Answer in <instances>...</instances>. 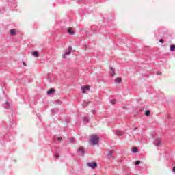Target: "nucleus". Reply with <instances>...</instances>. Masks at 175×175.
Instances as JSON below:
<instances>
[{
	"label": "nucleus",
	"instance_id": "nucleus-4",
	"mask_svg": "<svg viewBox=\"0 0 175 175\" xmlns=\"http://www.w3.org/2000/svg\"><path fill=\"white\" fill-rule=\"evenodd\" d=\"M87 166H89V167H91V169H95V167H96L98 166V164H96V163H87Z\"/></svg>",
	"mask_w": 175,
	"mask_h": 175
},
{
	"label": "nucleus",
	"instance_id": "nucleus-18",
	"mask_svg": "<svg viewBox=\"0 0 175 175\" xmlns=\"http://www.w3.org/2000/svg\"><path fill=\"white\" fill-rule=\"evenodd\" d=\"M150 113H151V111H150V110H147V111H146V112H145V116H146V117H148V116H150Z\"/></svg>",
	"mask_w": 175,
	"mask_h": 175
},
{
	"label": "nucleus",
	"instance_id": "nucleus-8",
	"mask_svg": "<svg viewBox=\"0 0 175 175\" xmlns=\"http://www.w3.org/2000/svg\"><path fill=\"white\" fill-rule=\"evenodd\" d=\"M116 134L118 136H122L124 135V133H122V131H121L120 130H118V131H116Z\"/></svg>",
	"mask_w": 175,
	"mask_h": 175
},
{
	"label": "nucleus",
	"instance_id": "nucleus-20",
	"mask_svg": "<svg viewBox=\"0 0 175 175\" xmlns=\"http://www.w3.org/2000/svg\"><path fill=\"white\" fill-rule=\"evenodd\" d=\"M83 121H84L85 122H89L90 119H88V118H87V117H84V118H83Z\"/></svg>",
	"mask_w": 175,
	"mask_h": 175
},
{
	"label": "nucleus",
	"instance_id": "nucleus-27",
	"mask_svg": "<svg viewBox=\"0 0 175 175\" xmlns=\"http://www.w3.org/2000/svg\"><path fill=\"white\" fill-rule=\"evenodd\" d=\"M159 42H160V43L163 44V42H164V41H163V39H160V40H159Z\"/></svg>",
	"mask_w": 175,
	"mask_h": 175
},
{
	"label": "nucleus",
	"instance_id": "nucleus-16",
	"mask_svg": "<svg viewBox=\"0 0 175 175\" xmlns=\"http://www.w3.org/2000/svg\"><path fill=\"white\" fill-rule=\"evenodd\" d=\"M82 91H84V90H90V86H82L81 87Z\"/></svg>",
	"mask_w": 175,
	"mask_h": 175
},
{
	"label": "nucleus",
	"instance_id": "nucleus-19",
	"mask_svg": "<svg viewBox=\"0 0 175 175\" xmlns=\"http://www.w3.org/2000/svg\"><path fill=\"white\" fill-rule=\"evenodd\" d=\"M70 143H72V144H75L76 143V141L75 140L74 138H70Z\"/></svg>",
	"mask_w": 175,
	"mask_h": 175
},
{
	"label": "nucleus",
	"instance_id": "nucleus-13",
	"mask_svg": "<svg viewBox=\"0 0 175 175\" xmlns=\"http://www.w3.org/2000/svg\"><path fill=\"white\" fill-rule=\"evenodd\" d=\"M31 54L32 55H34V57H39V53H38V51H33Z\"/></svg>",
	"mask_w": 175,
	"mask_h": 175
},
{
	"label": "nucleus",
	"instance_id": "nucleus-6",
	"mask_svg": "<svg viewBox=\"0 0 175 175\" xmlns=\"http://www.w3.org/2000/svg\"><path fill=\"white\" fill-rule=\"evenodd\" d=\"M3 107L4 109H6V110H10V104L9 103V102L6 101L3 104Z\"/></svg>",
	"mask_w": 175,
	"mask_h": 175
},
{
	"label": "nucleus",
	"instance_id": "nucleus-23",
	"mask_svg": "<svg viewBox=\"0 0 175 175\" xmlns=\"http://www.w3.org/2000/svg\"><path fill=\"white\" fill-rule=\"evenodd\" d=\"M111 105H116V100H111Z\"/></svg>",
	"mask_w": 175,
	"mask_h": 175
},
{
	"label": "nucleus",
	"instance_id": "nucleus-12",
	"mask_svg": "<svg viewBox=\"0 0 175 175\" xmlns=\"http://www.w3.org/2000/svg\"><path fill=\"white\" fill-rule=\"evenodd\" d=\"M68 33H69V35H75V32H73L70 28L68 29Z\"/></svg>",
	"mask_w": 175,
	"mask_h": 175
},
{
	"label": "nucleus",
	"instance_id": "nucleus-26",
	"mask_svg": "<svg viewBox=\"0 0 175 175\" xmlns=\"http://www.w3.org/2000/svg\"><path fill=\"white\" fill-rule=\"evenodd\" d=\"M23 62V64L24 65V66H27V63L24 61L22 62Z\"/></svg>",
	"mask_w": 175,
	"mask_h": 175
},
{
	"label": "nucleus",
	"instance_id": "nucleus-3",
	"mask_svg": "<svg viewBox=\"0 0 175 175\" xmlns=\"http://www.w3.org/2000/svg\"><path fill=\"white\" fill-rule=\"evenodd\" d=\"M72 53V46H69L68 47V50L67 51H65L63 54H62V57L63 58H66V55H70Z\"/></svg>",
	"mask_w": 175,
	"mask_h": 175
},
{
	"label": "nucleus",
	"instance_id": "nucleus-11",
	"mask_svg": "<svg viewBox=\"0 0 175 175\" xmlns=\"http://www.w3.org/2000/svg\"><path fill=\"white\" fill-rule=\"evenodd\" d=\"M88 103H91V101H83L82 105L83 107H87V106H88Z\"/></svg>",
	"mask_w": 175,
	"mask_h": 175
},
{
	"label": "nucleus",
	"instance_id": "nucleus-17",
	"mask_svg": "<svg viewBox=\"0 0 175 175\" xmlns=\"http://www.w3.org/2000/svg\"><path fill=\"white\" fill-rule=\"evenodd\" d=\"M170 50V51H175V45H171Z\"/></svg>",
	"mask_w": 175,
	"mask_h": 175
},
{
	"label": "nucleus",
	"instance_id": "nucleus-1",
	"mask_svg": "<svg viewBox=\"0 0 175 175\" xmlns=\"http://www.w3.org/2000/svg\"><path fill=\"white\" fill-rule=\"evenodd\" d=\"M90 140L92 146H96L99 143V137L96 135H93L91 136Z\"/></svg>",
	"mask_w": 175,
	"mask_h": 175
},
{
	"label": "nucleus",
	"instance_id": "nucleus-25",
	"mask_svg": "<svg viewBox=\"0 0 175 175\" xmlns=\"http://www.w3.org/2000/svg\"><path fill=\"white\" fill-rule=\"evenodd\" d=\"M135 165H140V161H135Z\"/></svg>",
	"mask_w": 175,
	"mask_h": 175
},
{
	"label": "nucleus",
	"instance_id": "nucleus-14",
	"mask_svg": "<svg viewBox=\"0 0 175 175\" xmlns=\"http://www.w3.org/2000/svg\"><path fill=\"white\" fill-rule=\"evenodd\" d=\"M132 152H134V153L139 152V149H137V148H133Z\"/></svg>",
	"mask_w": 175,
	"mask_h": 175
},
{
	"label": "nucleus",
	"instance_id": "nucleus-7",
	"mask_svg": "<svg viewBox=\"0 0 175 175\" xmlns=\"http://www.w3.org/2000/svg\"><path fill=\"white\" fill-rule=\"evenodd\" d=\"M77 151L79 155H81V157H83V155H84L85 154L84 149L83 148H79Z\"/></svg>",
	"mask_w": 175,
	"mask_h": 175
},
{
	"label": "nucleus",
	"instance_id": "nucleus-31",
	"mask_svg": "<svg viewBox=\"0 0 175 175\" xmlns=\"http://www.w3.org/2000/svg\"><path fill=\"white\" fill-rule=\"evenodd\" d=\"M172 172H175V167H173Z\"/></svg>",
	"mask_w": 175,
	"mask_h": 175
},
{
	"label": "nucleus",
	"instance_id": "nucleus-9",
	"mask_svg": "<svg viewBox=\"0 0 175 175\" xmlns=\"http://www.w3.org/2000/svg\"><path fill=\"white\" fill-rule=\"evenodd\" d=\"M110 75L113 77L116 75V72H114V68L113 67H110Z\"/></svg>",
	"mask_w": 175,
	"mask_h": 175
},
{
	"label": "nucleus",
	"instance_id": "nucleus-32",
	"mask_svg": "<svg viewBox=\"0 0 175 175\" xmlns=\"http://www.w3.org/2000/svg\"><path fill=\"white\" fill-rule=\"evenodd\" d=\"M81 93H82V94H85V91L82 90Z\"/></svg>",
	"mask_w": 175,
	"mask_h": 175
},
{
	"label": "nucleus",
	"instance_id": "nucleus-5",
	"mask_svg": "<svg viewBox=\"0 0 175 175\" xmlns=\"http://www.w3.org/2000/svg\"><path fill=\"white\" fill-rule=\"evenodd\" d=\"M114 150H111L108 151L107 155H108V158H112V159H114Z\"/></svg>",
	"mask_w": 175,
	"mask_h": 175
},
{
	"label": "nucleus",
	"instance_id": "nucleus-22",
	"mask_svg": "<svg viewBox=\"0 0 175 175\" xmlns=\"http://www.w3.org/2000/svg\"><path fill=\"white\" fill-rule=\"evenodd\" d=\"M54 157H55V159H58L59 158V155L57 153L55 154Z\"/></svg>",
	"mask_w": 175,
	"mask_h": 175
},
{
	"label": "nucleus",
	"instance_id": "nucleus-33",
	"mask_svg": "<svg viewBox=\"0 0 175 175\" xmlns=\"http://www.w3.org/2000/svg\"><path fill=\"white\" fill-rule=\"evenodd\" d=\"M137 128L135 127V128L133 129V131H137Z\"/></svg>",
	"mask_w": 175,
	"mask_h": 175
},
{
	"label": "nucleus",
	"instance_id": "nucleus-28",
	"mask_svg": "<svg viewBox=\"0 0 175 175\" xmlns=\"http://www.w3.org/2000/svg\"><path fill=\"white\" fill-rule=\"evenodd\" d=\"M57 140H58V142H61V140H62V137H58Z\"/></svg>",
	"mask_w": 175,
	"mask_h": 175
},
{
	"label": "nucleus",
	"instance_id": "nucleus-24",
	"mask_svg": "<svg viewBox=\"0 0 175 175\" xmlns=\"http://www.w3.org/2000/svg\"><path fill=\"white\" fill-rule=\"evenodd\" d=\"M156 75H162V72H161L160 71H157V72H156Z\"/></svg>",
	"mask_w": 175,
	"mask_h": 175
},
{
	"label": "nucleus",
	"instance_id": "nucleus-2",
	"mask_svg": "<svg viewBox=\"0 0 175 175\" xmlns=\"http://www.w3.org/2000/svg\"><path fill=\"white\" fill-rule=\"evenodd\" d=\"M154 144L156 147H161L163 144L161 138H157L154 141Z\"/></svg>",
	"mask_w": 175,
	"mask_h": 175
},
{
	"label": "nucleus",
	"instance_id": "nucleus-21",
	"mask_svg": "<svg viewBox=\"0 0 175 175\" xmlns=\"http://www.w3.org/2000/svg\"><path fill=\"white\" fill-rule=\"evenodd\" d=\"M10 34L11 35H16V31H14V29L10 30Z\"/></svg>",
	"mask_w": 175,
	"mask_h": 175
},
{
	"label": "nucleus",
	"instance_id": "nucleus-30",
	"mask_svg": "<svg viewBox=\"0 0 175 175\" xmlns=\"http://www.w3.org/2000/svg\"><path fill=\"white\" fill-rule=\"evenodd\" d=\"M57 103H59H59H61V101H59V100H57Z\"/></svg>",
	"mask_w": 175,
	"mask_h": 175
},
{
	"label": "nucleus",
	"instance_id": "nucleus-10",
	"mask_svg": "<svg viewBox=\"0 0 175 175\" xmlns=\"http://www.w3.org/2000/svg\"><path fill=\"white\" fill-rule=\"evenodd\" d=\"M55 91L54 89L51 88L46 92V94L47 95H51V94H54Z\"/></svg>",
	"mask_w": 175,
	"mask_h": 175
},
{
	"label": "nucleus",
	"instance_id": "nucleus-29",
	"mask_svg": "<svg viewBox=\"0 0 175 175\" xmlns=\"http://www.w3.org/2000/svg\"><path fill=\"white\" fill-rule=\"evenodd\" d=\"M52 111H58V109H52Z\"/></svg>",
	"mask_w": 175,
	"mask_h": 175
},
{
	"label": "nucleus",
	"instance_id": "nucleus-15",
	"mask_svg": "<svg viewBox=\"0 0 175 175\" xmlns=\"http://www.w3.org/2000/svg\"><path fill=\"white\" fill-rule=\"evenodd\" d=\"M115 83H117L118 84H120V83H121V78H116L115 79Z\"/></svg>",
	"mask_w": 175,
	"mask_h": 175
}]
</instances>
